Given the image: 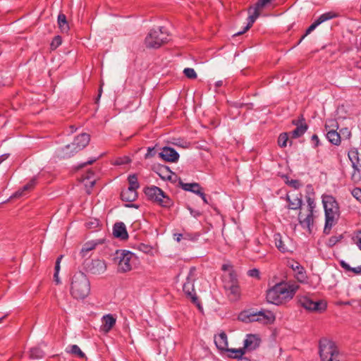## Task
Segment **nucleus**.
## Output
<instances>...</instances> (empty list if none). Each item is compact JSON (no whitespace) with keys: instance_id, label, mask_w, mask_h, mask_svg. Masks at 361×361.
Listing matches in <instances>:
<instances>
[{"instance_id":"f257e3e1","label":"nucleus","mask_w":361,"mask_h":361,"mask_svg":"<svg viewBox=\"0 0 361 361\" xmlns=\"http://www.w3.org/2000/svg\"><path fill=\"white\" fill-rule=\"evenodd\" d=\"M298 287L295 283H277L267 291V300L274 305H281L292 299Z\"/></svg>"},{"instance_id":"f03ea898","label":"nucleus","mask_w":361,"mask_h":361,"mask_svg":"<svg viewBox=\"0 0 361 361\" xmlns=\"http://www.w3.org/2000/svg\"><path fill=\"white\" fill-rule=\"evenodd\" d=\"M322 198L325 212L324 233L329 234L332 227L336 224L339 218V206L335 197L332 195H323Z\"/></svg>"},{"instance_id":"7ed1b4c3","label":"nucleus","mask_w":361,"mask_h":361,"mask_svg":"<svg viewBox=\"0 0 361 361\" xmlns=\"http://www.w3.org/2000/svg\"><path fill=\"white\" fill-rule=\"evenodd\" d=\"M90 292V283L86 274L82 271L75 272L71 279L70 293L77 299H84Z\"/></svg>"},{"instance_id":"20e7f679","label":"nucleus","mask_w":361,"mask_h":361,"mask_svg":"<svg viewBox=\"0 0 361 361\" xmlns=\"http://www.w3.org/2000/svg\"><path fill=\"white\" fill-rule=\"evenodd\" d=\"M319 355L322 361H346L345 355L340 352L334 342L322 338L319 343Z\"/></svg>"},{"instance_id":"39448f33","label":"nucleus","mask_w":361,"mask_h":361,"mask_svg":"<svg viewBox=\"0 0 361 361\" xmlns=\"http://www.w3.org/2000/svg\"><path fill=\"white\" fill-rule=\"evenodd\" d=\"M169 33L164 27L152 29L145 38V44L149 48H159L168 41Z\"/></svg>"},{"instance_id":"423d86ee","label":"nucleus","mask_w":361,"mask_h":361,"mask_svg":"<svg viewBox=\"0 0 361 361\" xmlns=\"http://www.w3.org/2000/svg\"><path fill=\"white\" fill-rule=\"evenodd\" d=\"M144 192L149 200L163 207H170L173 205L171 199L159 187L154 185L147 187Z\"/></svg>"},{"instance_id":"0eeeda50","label":"nucleus","mask_w":361,"mask_h":361,"mask_svg":"<svg viewBox=\"0 0 361 361\" xmlns=\"http://www.w3.org/2000/svg\"><path fill=\"white\" fill-rule=\"evenodd\" d=\"M135 259V255L130 251L123 250H117L115 254L114 261L118 264V271L125 273L132 269L133 262Z\"/></svg>"},{"instance_id":"6e6552de","label":"nucleus","mask_w":361,"mask_h":361,"mask_svg":"<svg viewBox=\"0 0 361 361\" xmlns=\"http://www.w3.org/2000/svg\"><path fill=\"white\" fill-rule=\"evenodd\" d=\"M271 1V0H258L254 6H251L248 10L250 16L247 18L248 22L247 25L245 27L243 30L238 32L233 35L238 36L247 31L252 27V24L255 23L257 18L259 16L260 11L262 10Z\"/></svg>"},{"instance_id":"1a4fd4ad","label":"nucleus","mask_w":361,"mask_h":361,"mask_svg":"<svg viewBox=\"0 0 361 361\" xmlns=\"http://www.w3.org/2000/svg\"><path fill=\"white\" fill-rule=\"evenodd\" d=\"M196 279V268L192 267L190 269L187 276L186 281L184 283L183 290L185 295L190 298L193 302L197 301L196 293L194 288V281Z\"/></svg>"},{"instance_id":"9d476101","label":"nucleus","mask_w":361,"mask_h":361,"mask_svg":"<svg viewBox=\"0 0 361 361\" xmlns=\"http://www.w3.org/2000/svg\"><path fill=\"white\" fill-rule=\"evenodd\" d=\"M299 304L310 311H323L326 308V302L323 300L314 301L307 296L298 298Z\"/></svg>"},{"instance_id":"9b49d317","label":"nucleus","mask_w":361,"mask_h":361,"mask_svg":"<svg viewBox=\"0 0 361 361\" xmlns=\"http://www.w3.org/2000/svg\"><path fill=\"white\" fill-rule=\"evenodd\" d=\"M275 245L277 249L282 253L293 252L294 245L293 240L287 235H281L280 233H275L274 235Z\"/></svg>"},{"instance_id":"f8f14e48","label":"nucleus","mask_w":361,"mask_h":361,"mask_svg":"<svg viewBox=\"0 0 361 361\" xmlns=\"http://www.w3.org/2000/svg\"><path fill=\"white\" fill-rule=\"evenodd\" d=\"M87 271L93 275H101L106 271V264L104 260L99 259H92L85 265Z\"/></svg>"},{"instance_id":"ddd939ff","label":"nucleus","mask_w":361,"mask_h":361,"mask_svg":"<svg viewBox=\"0 0 361 361\" xmlns=\"http://www.w3.org/2000/svg\"><path fill=\"white\" fill-rule=\"evenodd\" d=\"M338 15L335 13L334 12L330 11L326 12L323 14H322L319 17L316 19L314 23L309 26V27L306 30L305 35L302 37V38L300 40V42L309 34H310L314 30L316 29L317 26H319L322 23L333 19L336 17H337Z\"/></svg>"},{"instance_id":"4468645a","label":"nucleus","mask_w":361,"mask_h":361,"mask_svg":"<svg viewBox=\"0 0 361 361\" xmlns=\"http://www.w3.org/2000/svg\"><path fill=\"white\" fill-rule=\"evenodd\" d=\"M348 157L352 164V167L354 169L353 177L355 176V172L361 171V153L359 152L357 148H351L348 153Z\"/></svg>"},{"instance_id":"2eb2a0df","label":"nucleus","mask_w":361,"mask_h":361,"mask_svg":"<svg viewBox=\"0 0 361 361\" xmlns=\"http://www.w3.org/2000/svg\"><path fill=\"white\" fill-rule=\"evenodd\" d=\"M158 157L165 161L176 162L179 159V154L172 147H164L158 153Z\"/></svg>"},{"instance_id":"dca6fc26","label":"nucleus","mask_w":361,"mask_h":361,"mask_svg":"<svg viewBox=\"0 0 361 361\" xmlns=\"http://www.w3.org/2000/svg\"><path fill=\"white\" fill-rule=\"evenodd\" d=\"M292 123L296 126V128L290 133L293 138L301 137L308 129V126L306 124L302 116L298 119L293 120Z\"/></svg>"},{"instance_id":"f3484780","label":"nucleus","mask_w":361,"mask_h":361,"mask_svg":"<svg viewBox=\"0 0 361 361\" xmlns=\"http://www.w3.org/2000/svg\"><path fill=\"white\" fill-rule=\"evenodd\" d=\"M90 136L89 134L83 133L76 136L72 142L75 149L80 152L90 142Z\"/></svg>"},{"instance_id":"a211bd4d","label":"nucleus","mask_w":361,"mask_h":361,"mask_svg":"<svg viewBox=\"0 0 361 361\" xmlns=\"http://www.w3.org/2000/svg\"><path fill=\"white\" fill-rule=\"evenodd\" d=\"M260 340L257 336L247 334L244 341V349L248 350H255L259 345Z\"/></svg>"},{"instance_id":"6ab92c4d","label":"nucleus","mask_w":361,"mask_h":361,"mask_svg":"<svg viewBox=\"0 0 361 361\" xmlns=\"http://www.w3.org/2000/svg\"><path fill=\"white\" fill-rule=\"evenodd\" d=\"M113 234L116 238L126 240L128 238L126 227L123 222H117L113 228Z\"/></svg>"},{"instance_id":"aec40b11","label":"nucleus","mask_w":361,"mask_h":361,"mask_svg":"<svg viewBox=\"0 0 361 361\" xmlns=\"http://www.w3.org/2000/svg\"><path fill=\"white\" fill-rule=\"evenodd\" d=\"M77 152H78L75 149L72 142L57 150L58 156L63 159L69 158Z\"/></svg>"},{"instance_id":"412c9836","label":"nucleus","mask_w":361,"mask_h":361,"mask_svg":"<svg viewBox=\"0 0 361 361\" xmlns=\"http://www.w3.org/2000/svg\"><path fill=\"white\" fill-rule=\"evenodd\" d=\"M238 318L240 321L245 322V323H250V322H259V317H257V312H254L251 310H245L242 312L239 316Z\"/></svg>"},{"instance_id":"4be33fe9","label":"nucleus","mask_w":361,"mask_h":361,"mask_svg":"<svg viewBox=\"0 0 361 361\" xmlns=\"http://www.w3.org/2000/svg\"><path fill=\"white\" fill-rule=\"evenodd\" d=\"M257 317H259V322L267 324H271L275 320L274 314L269 310H261L257 312Z\"/></svg>"},{"instance_id":"5701e85b","label":"nucleus","mask_w":361,"mask_h":361,"mask_svg":"<svg viewBox=\"0 0 361 361\" xmlns=\"http://www.w3.org/2000/svg\"><path fill=\"white\" fill-rule=\"evenodd\" d=\"M116 318L111 314H106L102 317V329L104 332H109L116 324Z\"/></svg>"},{"instance_id":"b1692460","label":"nucleus","mask_w":361,"mask_h":361,"mask_svg":"<svg viewBox=\"0 0 361 361\" xmlns=\"http://www.w3.org/2000/svg\"><path fill=\"white\" fill-rule=\"evenodd\" d=\"M121 200L125 202H134L137 198V190L128 188L121 192Z\"/></svg>"},{"instance_id":"393cba45","label":"nucleus","mask_w":361,"mask_h":361,"mask_svg":"<svg viewBox=\"0 0 361 361\" xmlns=\"http://www.w3.org/2000/svg\"><path fill=\"white\" fill-rule=\"evenodd\" d=\"M214 343L217 348L221 350H227L228 340L227 336L224 332L219 334L214 337Z\"/></svg>"},{"instance_id":"a878e982","label":"nucleus","mask_w":361,"mask_h":361,"mask_svg":"<svg viewBox=\"0 0 361 361\" xmlns=\"http://www.w3.org/2000/svg\"><path fill=\"white\" fill-rule=\"evenodd\" d=\"M178 183L183 190L195 194L200 193V190L202 189L197 183H185L181 180H179Z\"/></svg>"},{"instance_id":"bb28decb","label":"nucleus","mask_w":361,"mask_h":361,"mask_svg":"<svg viewBox=\"0 0 361 361\" xmlns=\"http://www.w3.org/2000/svg\"><path fill=\"white\" fill-rule=\"evenodd\" d=\"M298 220L302 227L310 228L313 224V212H310L304 216L300 212L298 215Z\"/></svg>"},{"instance_id":"cd10ccee","label":"nucleus","mask_w":361,"mask_h":361,"mask_svg":"<svg viewBox=\"0 0 361 361\" xmlns=\"http://www.w3.org/2000/svg\"><path fill=\"white\" fill-rule=\"evenodd\" d=\"M286 200L288 202V209H298L302 206L301 197H291L290 195H287Z\"/></svg>"},{"instance_id":"c85d7f7f","label":"nucleus","mask_w":361,"mask_h":361,"mask_svg":"<svg viewBox=\"0 0 361 361\" xmlns=\"http://www.w3.org/2000/svg\"><path fill=\"white\" fill-rule=\"evenodd\" d=\"M326 138L334 145H338L341 142V137L338 133L334 130H331L326 133Z\"/></svg>"},{"instance_id":"c756f323","label":"nucleus","mask_w":361,"mask_h":361,"mask_svg":"<svg viewBox=\"0 0 361 361\" xmlns=\"http://www.w3.org/2000/svg\"><path fill=\"white\" fill-rule=\"evenodd\" d=\"M58 25L62 32H67L69 30V26L66 20V17L63 13H60L58 16Z\"/></svg>"},{"instance_id":"7c9ffc66","label":"nucleus","mask_w":361,"mask_h":361,"mask_svg":"<svg viewBox=\"0 0 361 361\" xmlns=\"http://www.w3.org/2000/svg\"><path fill=\"white\" fill-rule=\"evenodd\" d=\"M224 283H238L237 274L234 271H231L228 274L224 275Z\"/></svg>"},{"instance_id":"2f4dec72","label":"nucleus","mask_w":361,"mask_h":361,"mask_svg":"<svg viewBox=\"0 0 361 361\" xmlns=\"http://www.w3.org/2000/svg\"><path fill=\"white\" fill-rule=\"evenodd\" d=\"M227 351L233 353V355H231L230 356L233 358L238 359V360H240L241 358H245V357L243 356V355L245 353V350L243 348H231L228 349Z\"/></svg>"},{"instance_id":"473e14b6","label":"nucleus","mask_w":361,"mask_h":361,"mask_svg":"<svg viewBox=\"0 0 361 361\" xmlns=\"http://www.w3.org/2000/svg\"><path fill=\"white\" fill-rule=\"evenodd\" d=\"M96 243H93V242H87L82 247L81 250H80V255H82V257H85L87 253L94 250L96 247Z\"/></svg>"},{"instance_id":"72a5a7b5","label":"nucleus","mask_w":361,"mask_h":361,"mask_svg":"<svg viewBox=\"0 0 361 361\" xmlns=\"http://www.w3.org/2000/svg\"><path fill=\"white\" fill-rule=\"evenodd\" d=\"M43 351L38 347L32 348L30 350V357L32 359H39L43 357Z\"/></svg>"},{"instance_id":"f704fd0d","label":"nucleus","mask_w":361,"mask_h":361,"mask_svg":"<svg viewBox=\"0 0 361 361\" xmlns=\"http://www.w3.org/2000/svg\"><path fill=\"white\" fill-rule=\"evenodd\" d=\"M225 289L230 291L231 294H233L235 297L238 295L239 293V287L238 283H226L224 285Z\"/></svg>"},{"instance_id":"c9c22d12","label":"nucleus","mask_w":361,"mask_h":361,"mask_svg":"<svg viewBox=\"0 0 361 361\" xmlns=\"http://www.w3.org/2000/svg\"><path fill=\"white\" fill-rule=\"evenodd\" d=\"M129 187L132 189L137 190L140 187L139 183L137 181V177L135 174L130 175L128 178Z\"/></svg>"},{"instance_id":"e433bc0d","label":"nucleus","mask_w":361,"mask_h":361,"mask_svg":"<svg viewBox=\"0 0 361 361\" xmlns=\"http://www.w3.org/2000/svg\"><path fill=\"white\" fill-rule=\"evenodd\" d=\"M71 350L69 352L80 358H84L85 357V353L80 350L77 345H71Z\"/></svg>"},{"instance_id":"4c0bfd02","label":"nucleus","mask_w":361,"mask_h":361,"mask_svg":"<svg viewBox=\"0 0 361 361\" xmlns=\"http://www.w3.org/2000/svg\"><path fill=\"white\" fill-rule=\"evenodd\" d=\"M341 266L346 271H352L355 274H360V266L357 267H351L347 262L345 261L341 262Z\"/></svg>"},{"instance_id":"58836bf2","label":"nucleus","mask_w":361,"mask_h":361,"mask_svg":"<svg viewBox=\"0 0 361 361\" xmlns=\"http://www.w3.org/2000/svg\"><path fill=\"white\" fill-rule=\"evenodd\" d=\"M288 140V136L286 133L280 134L278 139V144L281 147H285L287 146V142Z\"/></svg>"},{"instance_id":"ea45409f","label":"nucleus","mask_w":361,"mask_h":361,"mask_svg":"<svg viewBox=\"0 0 361 361\" xmlns=\"http://www.w3.org/2000/svg\"><path fill=\"white\" fill-rule=\"evenodd\" d=\"M183 73L188 78L190 79H195L197 78V73L192 68H185L183 70Z\"/></svg>"},{"instance_id":"a19ab883","label":"nucleus","mask_w":361,"mask_h":361,"mask_svg":"<svg viewBox=\"0 0 361 361\" xmlns=\"http://www.w3.org/2000/svg\"><path fill=\"white\" fill-rule=\"evenodd\" d=\"M36 184V178H33L32 179H31L30 180V182L28 183H27L26 185H25L22 188L21 190L25 192L26 191H29L30 190H32L35 185Z\"/></svg>"},{"instance_id":"79ce46f5","label":"nucleus","mask_w":361,"mask_h":361,"mask_svg":"<svg viewBox=\"0 0 361 361\" xmlns=\"http://www.w3.org/2000/svg\"><path fill=\"white\" fill-rule=\"evenodd\" d=\"M307 202L308 212H313V210L316 207V204L314 202V199L310 197H307Z\"/></svg>"},{"instance_id":"37998d69","label":"nucleus","mask_w":361,"mask_h":361,"mask_svg":"<svg viewBox=\"0 0 361 361\" xmlns=\"http://www.w3.org/2000/svg\"><path fill=\"white\" fill-rule=\"evenodd\" d=\"M341 239V235H339V236H331L329 240H328V243H327V245L329 246V247H333L334 245H335L338 241H340V240Z\"/></svg>"},{"instance_id":"c03bdc74","label":"nucleus","mask_w":361,"mask_h":361,"mask_svg":"<svg viewBox=\"0 0 361 361\" xmlns=\"http://www.w3.org/2000/svg\"><path fill=\"white\" fill-rule=\"evenodd\" d=\"M93 175H94L93 172L89 171L87 173V174H86V176L85 177V179H84V180H90V188H92L94 185L95 183H96V180L95 179L91 180L92 176H93Z\"/></svg>"},{"instance_id":"a18cd8bd","label":"nucleus","mask_w":361,"mask_h":361,"mask_svg":"<svg viewBox=\"0 0 361 361\" xmlns=\"http://www.w3.org/2000/svg\"><path fill=\"white\" fill-rule=\"evenodd\" d=\"M156 154H157V152H156V147H148L147 148V152L145 154V159H149L151 157H154L156 155Z\"/></svg>"},{"instance_id":"49530a36","label":"nucleus","mask_w":361,"mask_h":361,"mask_svg":"<svg viewBox=\"0 0 361 361\" xmlns=\"http://www.w3.org/2000/svg\"><path fill=\"white\" fill-rule=\"evenodd\" d=\"M352 195L361 202V188H355L352 191Z\"/></svg>"},{"instance_id":"de8ad7c7","label":"nucleus","mask_w":361,"mask_h":361,"mask_svg":"<svg viewBox=\"0 0 361 361\" xmlns=\"http://www.w3.org/2000/svg\"><path fill=\"white\" fill-rule=\"evenodd\" d=\"M61 42H62V40H61V37L56 36L54 38V39L51 44V47L56 49L61 44Z\"/></svg>"},{"instance_id":"09e8293b","label":"nucleus","mask_w":361,"mask_h":361,"mask_svg":"<svg viewBox=\"0 0 361 361\" xmlns=\"http://www.w3.org/2000/svg\"><path fill=\"white\" fill-rule=\"evenodd\" d=\"M288 184L295 189H298L300 187L301 184L298 180H291L288 181Z\"/></svg>"},{"instance_id":"8fccbe9b","label":"nucleus","mask_w":361,"mask_h":361,"mask_svg":"<svg viewBox=\"0 0 361 361\" xmlns=\"http://www.w3.org/2000/svg\"><path fill=\"white\" fill-rule=\"evenodd\" d=\"M247 274H248V276H250L251 277L259 278V271L257 269H252L249 270Z\"/></svg>"},{"instance_id":"3c124183","label":"nucleus","mask_w":361,"mask_h":361,"mask_svg":"<svg viewBox=\"0 0 361 361\" xmlns=\"http://www.w3.org/2000/svg\"><path fill=\"white\" fill-rule=\"evenodd\" d=\"M291 268H292L294 271H295L297 273H298V271H303V270H304L303 267H302V266H300V265L299 264V263H298V262H295L294 264H293L291 265Z\"/></svg>"},{"instance_id":"603ef678","label":"nucleus","mask_w":361,"mask_h":361,"mask_svg":"<svg viewBox=\"0 0 361 361\" xmlns=\"http://www.w3.org/2000/svg\"><path fill=\"white\" fill-rule=\"evenodd\" d=\"M297 279L300 281H304L305 280L306 276H305V274L304 272V270L301 271H298V273H297Z\"/></svg>"},{"instance_id":"864d4df0","label":"nucleus","mask_w":361,"mask_h":361,"mask_svg":"<svg viewBox=\"0 0 361 361\" xmlns=\"http://www.w3.org/2000/svg\"><path fill=\"white\" fill-rule=\"evenodd\" d=\"M311 140L314 143V147H317L319 145V139L317 135H313Z\"/></svg>"},{"instance_id":"5fc2aeb1","label":"nucleus","mask_w":361,"mask_h":361,"mask_svg":"<svg viewBox=\"0 0 361 361\" xmlns=\"http://www.w3.org/2000/svg\"><path fill=\"white\" fill-rule=\"evenodd\" d=\"M62 258V255H61L60 257H59L56 259V264H55V272L54 273H59V270H60V262H61V259Z\"/></svg>"},{"instance_id":"6e6d98bb","label":"nucleus","mask_w":361,"mask_h":361,"mask_svg":"<svg viewBox=\"0 0 361 361\" xmlns=\"http://www.w3.org/2000/svg\"><path fill=\"white\" fill-rule=\"evenodd\" d=\"M24 195V192L20 189L16 191L11 197V198H18Z\"/></svg>"},{"instance_id":"4d7b16f0","label":"nucleus","mask_w":361,"mask_h":361,"mask_svg":"<svg viewBox=\"0 0 361 361\" xmlns=\"http://www.w3.org/2000/svg\"><path fill=\"white\" fill-rule=\"evenodd\" d=\"M196 195H198L205 204H208L206 195L203 192H202V189L200 190V193H197Z\"/></svg>"},{"instance_id":"13d9d810","label":"nucleus","mask_w":361,"mask_h":361,"mask_svg":"<svg viewBox=\"0 0 361 361\" xmlns=\"http://www.w3.org/2000/svg\"><path fill=\"white\" fill-rule=\"evenodd\" d=\"M97 159L96 158H94V159H91L90 160H88L87 162H85V163H82L80 165V168H82L87 165H90V164H93L94 161H96Z\"/></svg>"},{"instance_id":"bf43d9fd","label":"nucleus","mask_w":361,"mask_h":361,"mask_svg":"<svg viewBox=\"0 0 361 361\" xmlns=\"http://www.w3.org/2000/svg\"><path fill=\"white\" fill-rule=\"evenodd\" d=\"M222 269L224 271H228V272H230L231 271H233L232 269V267L231 264H223L222 266Z\"/></svg>"},{"instance_id":"052dcab7","label":"nucleus","mask_w":361,"mask_h":361,"mask_svg":"<svg viewBox=\"0 0 361 361\" xmlns=\"http://www.w3.org/2000/svg\"><path fill=\"white\" fill-rule=\"evenodd\" d=\"M189 210H190V213L192 216H193L194 217H197L198 216L200 215V213L198 212V211H196V210H194L192 209V208L189 207L188 208Z\"/></svg>"},{"instance_id":"680f3d73","label":"nucleus","mask_w":361,"mask_h":361,"mask_svg":"<svg viewBox=\"0 0 361 361\" xmlns=\"http://www.w3.org/2000/svg\"><path fill=\"white\" fill-rule=\"evenodd\" d=\"M139 248H140V250H142L145 252H147L150 250L149 246L144 245V244H141L139 246Z\"/></svg>"},{"instance_id":"e2e57ef3","label":"nucleus","mask_w":361,"mask_h":361,"mask_svg":"<svg viewBox=\"0 0 361 361\" xmlns=\"http://www.w3.org/2000/svg\"><path fill=\"white\" fill-rule=\"evenodd\" d=\"M357 242L356 244L357 247L361 250V231L359 233V234L357 236Z\"/></svg>"},{"instance_id":"0e129e2a","label":"nucleus","mask_w":361,"mask_h":361,"mask_svg":"<svg viewBox=\"0 0 361 361\" xmlns=\"http://www.w3.org/2000/svg\"><path fill=\"white\" fill-rule=\"evenodd\" d=\"M97 225H98L97 221L87 223V226L90 228H95Z\"/></svg>"},{"instance_id":"69168bd1","label":"nucleus","mask_w":361,"mask_h":361,"mask_svg":"<svg viewBox=\"0 0 361 361\" xmlns=\"http://www.w3.org/2000/svg\"><path fill=\"white\" fill-rule=\"evenodd\" d=\"M54 281L56 283V284L61 283V281L59 278V273H54Z\"/></svg>"},{"instance_id":"338daca9","label":"nucleus","mask_w":361,"mask_h":361,"mask_svg":"<svg viewBox=\"0 0 361 361\" xmlns=\"http://www.w3.org/2000/svg\"><path fill=\"white\" fill-rule=\"evenodd\" d=\"M175 235L176 236V240L178 242H180L182 238L186 239V236L183 237V234H177V235Z\"/></svg>"},{"instance_id":"774afa93","label":"nucleus","mask_w":361,"mask_h":361,"mask_svg":"<svg viewBox=\"0 0 361 361\" xmlns=\"http://www.w3.org/2000/svg\"><path fill=\"white\" fill-rule=\"evenodd\" d=\"M8 157V154H2L1 156H0V164L4 161L6 159H7Z\"/></svg>"}]
</instances>
